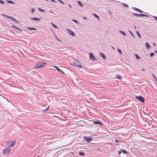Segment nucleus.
<instances>
[{
	"mask_svg": "<svg viewBox=\"0 0 157 157\" xmlns=\"http://www.w3.org/2000/svg\"><path fill=\"white\" fill-rule=\"evenodd\" d=\"M52 25L53 26V27L55 28H58V27H57L53 23H52Z\"/></svg>",
	"mask_w": 157,
	"mask_h": 157,
	"instance_id": "nucleus-30",
	"label": "nucleus"
},
{
	"mask_svg": "<svg viewBox=\"0 0 157 157\" xmlns=\"http://www.w3.org/2000/svg\"><path fill=\"white\" fill-rule=\"evenodd\" d=\"M11 19L13 20L14 21H16V22H17V21L15 19V18H14L13 17H12Z\"/></svg>",
	"mask_w": 157,
	"mask_h": 157,
	"instance_id": "nucleus-32",
	"label": "nucleus"
},
{
	"mask_svg": "<svg viewBox=\"0 0 157 157\" xmlns=\"http://www.w3.org/2000/svg\"><path fill=\"white\" fill-rule=\"evenodd\" d=\"M78 61L79 60H77L75 62H73L72 63V64H71H71L73 66H78L80 68H82L81 65L79 63Z\"/></svg>",
	"mask_w": 157,
	"mask_h": 157,
	"instance_id": "nucleus-2",
	"label": "nucleus"
},
{
	"mask_svg": "<svg viewBox=\"0 0 157 157\" xmlns=\"http://www.w3.org/2000/svg\"><path fill=\"white\" fill-rule=\"evenodd\" d=\"M78 3L79 6H81L82 7H83V5H82V4L80 1H78Z\"/></svg>",
	"mask_w": 157,
	"mask_h": 157,
	"instance_id": "nucleus-19",
	"label": "nucleus"
},
{
	"mask_svg": "<svg viewBox=\"0 0 157 157\" xmlns=\"http://www.w3.org/2000/svg\"><path fill=\"white\" fill-rule=\"evenodd\" d=\"M53 67H54L58 71H59L60 73H62V74H63L64 75L65 74L64 72L63 71H62V70H61L60 69H59L57 66H54Z\"/></svg>",
	"mask_w": 157,
	"mask_h": 157,
	"instance_id": "nucleus-9",
	"label": "nucleus"
},
{
	"mask_svg": "<svg viewBox=\"0 0 157 157\" xmlns=\"http://www.w3.org/2000/svg\"><path fill=\"white\" fill-rule=\"evenodd\" d=\"M90 59L93 61H94L97 59L91 52L90 53Z\"/></svg>",
	"mask_w": 157,
	"mask_h": 157,
	"instance_id": "nucleus-6",
	"label": "nucleus"
},
{
	"mask_svg": "<svg viewBox=\"0 0 157 157\" xmlns=\"http://www.w3.org/2000/svg\"><path fill=\"white\" fill-rule=\"evenodd\" d=\"M136 98H137L139 100L141 101L142 102H144V98L142 96H136Z\"/></svg>",
	"mask_w": 157,
	"mask_h": 157,
	"instance_id": "nucleus-7",
	"label": "nucleus"
},
{
	"mask_svg": "<svg viewBox=\"0 0 157 157\" xmlns=\"http://www.w3.org/2000/svg\"><path fill=\"white\" fill-rule=\"evenodd\" d=\"M153 17L155 18V19L157 21V17H156V16H153Z\"/></svg>",
	"mask_w": 157,
	"mask_h": 157,
	"instance_id": "nucleus-41",
	"label": "nucleus"
},
{
	"mask_svg": "<svg viewBox=\"0 0 157 157\" xmlns=\"http://www.w3.org/2000/svg\"><path fill=\"white\" fill-rule=\"evenodd\" d=\"M134 28L135 29H136V26H134Z\"/></svg>",
	"mask_w": 157,
	"mask_h": 157,
	"instance_id": "nucleus-53",
	"label": "nucleus"
},
{
	"mask_svg": "<svg viewBox=\"0 0 157 157\" xmlns=\"http://www.w3.org/2000/svg\"><path fill=\"white\" fill-rule=\"evenodd\" d=\"M156 80V81L157 82V79H156V80Z\"/></svg>",
	"mask_w": 157,
	"mask_h": 157,
	"instance_id": "nucleus-55",
	"label": "nucleus"
},
{
	"mask_svg": "<svg viewBox=\"0 0 157 157\" xmlns=\"http://www.w3.org/2000/svg\"><path fill=\"white\" fill-rule=\"evenodd\" d=\"M132 9L135 10H136V11H138L140 13H143V12L142 10H140L136 7H133L132 8Z\"/></svg>",
	"mask_w": 157,
	"mask_h": 157,
	"instance_id": "nucleus-10",
	"label": "nucleus"
},
{
	"mask_svg": "<svg viewBox=\"0 0 157 157\" xmlns=\"http://www.w3.org/2000/svg\"><path fill=\"white\" fill-rule=\"evenodd\" d=\"M122 5L123 6L125 7H128V6L125 3H122Z\"/></svg>",
	"mask_w": 157,
	"mask_h": 157,
	"instance_id": "nucleus-25",
	"label": "nucleus"
},
{
	"mask_svg": "<svg viewBox=\"0 0 157 157\" xmlns=\"http://www.w3.org/2000/svg\"><path fill=\"white\" fill-rule=\"evenodd\" d=\"M78 155H80L84 156L85 155V154L84 152H79Z\"/></svg>",
	"mask_w": 157,
	"mask_h": 157,
	"instance_id": "nucleus-20",
	"label": "nucleus"
},
{
	"mask_svg": "<svg viewBox=\"0 0 157 157\" xmlns=\"http://www.w3.org/2000/svg\"><path fill=\"white\" fill-rule=\"evenodd\" d=\"M6 2L8 3H9L13 4H14V3L13 1H11L7 0L6 1Z\"/></svg>",
	"mask_w": 157,
	"mask_h": 157,
	"instance_id": "nucleus-21",
	"label": "nucleus"
},
{
	"mask_svg": "<svg viewBox=\"0 0 157 157\" xmlns=\"http://www.w3.org/2000/svg\"><path fill=\"white\" fill-rule=\"evenodd\" d=\"M12 27L13 28H15L16 29L19 30H20L21 31H22V30L21 29H19L16 26H14V25H12Z\"/></svg>",
	"mask_w": 157,
	"mask_h": 157,
	"instance_id": "nucleus-18",
	"label": "nucleus"
},
{
	"mask_svg": "<svg viewBox=\"0 0 157 157\" xmlns=\"http://www.w3.org/2000/svg\"><path fill=\"white\" fill-rule=\"evenodd\" d=\"M38 10L40 11H41V12H45V10L43 9H41V8H38Z\"/></svg>",
	"mask_w": 157,
	"mask_h": 157,
	"instance_id": "nucleus-31",
	"label": "nucleus"
},
{
	"mask_svg": "<svg viewBox=\"0 0 157 157\" xmlns=\"http://www.w3.org/2000/svg\"><path fill=\"white\" fill-rule=\"evenodd\" d=\"M145 71V70H144V68L142 69V71Z\"/></svg>",
	"mask_w": 157,
	"mask_h": 157,
	"instance_id": "nucleus-51",
	"label": "nucleus"
},
{
	"mask_svg": "<svg viewBox=\"0 0 157 157\" xmlns=\"http://www.w3.org/2000/svg\"><path fill=\"white\" fill-rule=\"evenodd\" d=\"M155 55V53H151L150 54V56L151 57H152Z\"/></svg>",
	"mask_w": 157,
	"mask_h": 157,
	"instance_id": "nucleus-33",
	"label": "nucleus"
},
{
	"mask_svg": "<svg viewBox=\"0 0 157 157\" xmlns=\"http://www.w3.org/2000/svg\"><path fill=\"white\" fill-rule=\"evenodd\" d=\"M30 19L31 20H36L37 21H39L40 20V18L37 17H31L30 18Z\"/></svg>",
	"mask_w": 157,
	"mask_h": 157,
	"instance_id": "nucleus-12",
	"label": "nucleus"
},
{
	"mask_svg": "<svg viewBox=\"0 0 157 157\" xmlns=\"http://www.w3.org/2000/svg\"><path fill=\"white\" fill-rule=\"evenodd\" d=\"M132 14L135 16H136L137 17L141 16L148 17V16L143 14H138L136 13H133Z\"/></svg>",
	"mask_w": 157,
	"mask_h": 157,
	"instance_id": "nucleus-5",
	"label": "nucleus"
},
{
	"mask_svg": "<svg viewBox=\"0 0 157 157\" xmlns=\"http://www.w3.org/2000/svg\"><path fill=\"white\" fill-rule=\"evenodd\" d=\"M12 17H11V16H8V18L9 19H11Z\"/></svg>",
	"mask_w": 157,
	"mask_h": 157,
	"instance_id": "nucleus-43",
	"label": "nucleus"
},
{
	"mask_svg": "<svg viewBox=\"0 0 157 157\" xmlns=\"http://www.w3.org/2000/svg\"><path fill=\"white\" fill-rule=\"evenodd\" d=\"M84 139L85 141H86L87 142H90L92 140V138L86 136L84 137Z\"/></svg>",
	"mask_w": 157,
	"mask_h": 157,
	"instance_id": "nucleus-4",
	"label": "nucleus"
},
{
	"mask_svg": "<svg viewBox=\"0 0 157 157\" xmlns=\"http://www.w3.org/2000/svg\"><path fill=\"white\" fill-rule=\"evenodd\" d=\"M100 55L104 59H106V56L103 53L101 52L100 54Z\"/></svg>",
	"mask_w": 157,
	"mask_h": 157,
	"instance_id": "nucleus-11",
	"label": "nucleus"
},
{
	"mask_svg": "<svg viewBox=\"0 0 157 157\" xmlns=\"http://www.w3.org/2000/svg\"><path fill=\"white\" fill-rule=\"evenodd\" d=\"M49 106H48V107H47V108H46V109H45V110H44V111H47V110L48 109V108H49Z\"/></svg>",
	"mask_w": 157,
	"mask_h": 157,
	"instance_id": "nucleus-38",
	"label": "nucleus"
},
{
	"mask_svg": "<svg viewBox=\"0 0 157 157\" xmlns=\"http://www.w3.org/2000/svg\"><path fill=\"white\" fill-rule=\"evenodd\" d=\"M51 1L52 2H55V1L54 0H51Z\"/></svg>",
	"mask_w": 157,
	"mask_h": 157,
	"instance_id": "nucleus-48",
	"label": "nucleus"
},
{
	"mask_svg": "<svg viewBox=\"0 0 157 157\" xmlns=\"http://www.w3.org/2000/svg\"><path fill=\"white\" fill-rule=\"evenodd\" d=\"M72 21L76 23L79 24L78 22L75 19H73Z\"/></svg>",
	"mask_w": 157,
	"mask_h": 157,
	"instance_id": "nucleus-27",
	"label": "nucleus"
},
{
	"mask_svg": "<svg viewBox=\"0 0 157 157\" xmlns=\"http://www.w3.org/2000/svg\"><path fill=\"white\" fill-rule=\"evenodd\" d=\"M135 56L136 57V58L137 59H139L140 58V56H139L137 54H135Z\"/></svg>",
	"mask_w": 157,
	"mask_h": 157,
	"instance_id": "nucleus-24",
	"label": "nucleus"
},
{
	"mask_svg": "<svg viewBox=\"0 0 157 157\" xmlns=\"http://www.w3.org/2000/svg\"><path fill=\"white\" fill-rule=\"evenodd\" d=\"M128 31L129 32L131 33V35H132V36L133 37H134V38H135V36L131 32V31L130 30H128Z\"/></svg>",
	"mask_w": 157,
	"mask_h": 157,
	"instance_id": "nucleus-29",
	"label": "nucleus"
},
{
	"mask_svg": "<svg viewBox=\"0 0 157 157\" xmlns=\"http://www.w3.org/2000/svg\"><path fill=\"white\" fill-rule=\"evenodd\" d=\"M112 48L113 49H115L114 48L113 46H112Z\"/></svg>",
	"mask_w": 157,
	"mask_h": 157,
	"instance_id": "nucleus-50",
	"label": "nucleus"
},
{
	"mask_svg": "<svg viewBox=\"0 0 157 157\" xmlns=\"http://www.w3.org/2000/svg\"><path fill=\"white\" fill-rule=\"evenodd\" d=\"M27 29L28 30H36V29L35 28H32V27H29L27 28Z\"/></svg>",
	"mask_w": 157,
	"mask_h": 157,
	"instance_id": "nucleus-15",
	"label": "nucleus"
},
{
	"mask_svg": "<svg viewBox=\"0 0 157 157\" xmlns=\"http://www.w3.org/2000/svg\"><path fill=\"white\" fill-rule=\"evenodd\" d=\"M153 44L154 46H155V43H153Z\"/></svg>",
	"mask_w": 157,
	"mask_h": 157,
	"instance_id": "nucleus-52",
	"label": "nucleus"
},
{
	"mask_svg": "<svg viewBox=\"0 0 157 157\" xmlns=\"http://www.w3.org/2000/svg\"><path fill=\"white\" fill-rule=\"evenodd\" d=\"M46 63L44 62H40L36 65L34 67V68H37L44 67Z\"/></svg>",
	"mask_w": 157,
	"mask_h": 157,
	"instance_id": "nucleus-1",
	"label": "nucleus"
},
{
	"mask_svg": "<svg viewBox=\"0 0 157 157\" xmlns=\"http://www.w3.org/2000/svg\"><path fill=\"white\" fill-rule=\"evenodd\" d=\"M145 45L146 46V47L147 48V49L150 48V46L149 44L147 42H146L145 44Z\"/></svg>",
	"mask_w": 157,
	"mask_h": 157,
	"instance_id": "nucleus-17",
	"label": "nucleus"
},
{
	"mask_svg": "<svg viewBox=\"0 0 157 157\" xmlns=\"http://www.w3.org/2000/svg\"><path fill=\"white\" fill-rule=\"evenodd\" d=\"M117 51L121 54H122L121 50L120 49H118Z\"/></svg>",
	"mask_w": 157,
	"mask_h": 157,
	"instance_id": "nucleus-36",
	"label": "nucleus"
},
{
	"mask_svg": "<svg viewBox=\"0 0 157 157\" xmlns=\"http://www.w3.org/2000/svg\"><path fill=\"white\" fill-rule=\"evenodd\" d=\"M16 141H14L11 144H10V146L11 147H13V146L14 145V144H15L16 142Z\"/></svg>",
	"mask_w": 157,
	"mask_h": 157,
	"instance_id": "nucleus-16",
	"label": "nucleus"
},
{
	"mask_svg": "<svg viewBox=\"0 0 157 157\" xmlns=\"http://www.w3.org/2000/svg\"><path fill=\"white\" fill-rule=\"evenodd\" d=\"M68 6H69V7H70V8H71V6L69 4V5H68Z\"/></svg>",
	"mask_w": 157,
	"mask_h": 157,
	"instance_id": "nucleus-47",
	"label": "nucleus"
},
{
	"mask_svg": "<svg viewBox=\"0 0 157 157\" xmlns=\"http://www.w3.org/2000/svg\"><path fill=\"white\" fill-rule=\"evenodd\" d=\"M83 18L84 19H85V20H86V19H87V18H86V17H83Z\"/></svg>",
	"mask_w": 157,
	"mask_h": 157,
	"instance_id": "nucleus-45",
	"label": "nucleus"
},
{
	"mask_svg": "<svg viewBox=\"0 0 157 157\" xmlns=\"http://www.w3.org/2000/svg\"><path fill=\"white\" fill-rule=\"evenodd\" d=\"M8 16L7 15H6L5 16V17H6V18H8Z\"/></svg>",
	"mask_w": 157,
	"mask_h": 157,
	"instance_id": "nucleus-46",
	"label": "nucleus"
},
{
	"mask_svg": "<svg viewBox=\"0 0 157 157\" xmlns=\"http://www.w3.org/2000/svg\"><path fill=\"white\" fill-rule=\"evenodd\" d=\"M51 12L52 13H53L54 12L52 11H51Z\"/></svg>",
	"mask_w": 157,
	"mask_h": 157,
	"instance_id": "nucleus-54",
	"label": "nucleus"
},
{
	"mask_svg": "<svg viewBox=\"0 0 157 157\" xmlns=\"http://www.w3.org/2000/svg\"><path fill=\"white\" fill-rule=\"evenodd\" d=\"M58 0V1H59V2H61V3H62V4H64V2H63V1H61V0Z\"/></svg>",
	"mask_w": 157,
	"mask_h": 157,
	"instance_id": "nucleus-37",
	"label": "nucleus"
},
{
	"mask_svg": "<svg viewBox=\"0 0 157 157\" xmlns=\"http://www.w3.org/2000/svg\"><path fill=\"white\" fill-rule=\"evenodd\" d=\"M35 12V9H32L31 10V12L32 13H33L34 12Z\"/></svg>",
	"mask_w": 157,
	"mask_h": 157,
	"instance_id": "nucleus-34",
	"label": "nucleus"
},
{
	"mask_svg": "<svg viewBox=\"0 0 157 157\" xmlns=\"http://www.w3.org/2000/svg\"><path fill=\"white\" fill-rule=\"evenodd\" d=\"M121 141L120 140H117L116 139H115V142H116V143H118L119 142H120Z\"/></svg>",
	"mask_w": 157,
	"mask_h": 157,
	"instance_id": "nucleus-39",
	"label": "nucleus"
},
{
	"mask_svg": "<svg viewBox=\"0 0 157 157\" xmlns=\"http://www.w3.org/2000/svg\"><path fill=\"white\" fill-rule=\"evenodd\" d=\"M121 152H123L124 154H127V151L125 150H124L123 149H122L121 150Z\"/></svg>",
	"mask_w": 157,
	"mask_h": 157,
	"instance_id": "nucleus-22",
	"label": "nucleus"
},
{
	"mask_svg": "<svg viewBox=\"0 0 157 157\" xmlns=\"http://www.w3.org/2000/svg\"><path fill=\"white\" fill-rule=\"evenodd\" d=\"M119 32L122 33L123 35H124V36H125L126 35V33L124 31H121V30H120L119 31Z\"/></svg>",
	"mask_w": 157,
	"mask_h": 157,
	"instance_id": "nucleus-23",
	"label": "nucleus"
},
{
	"mask_svg": "<svg viewBox=\"0 0 157 157\" xmlns=\"http://www.w3.org/2000/svg\"><path fill=\"white\" fill-rule=\"evenodd\" d=\"M152 76L155 78V80H156V78L155 76V75L153 74H152Z\"/></svg>",
	"mask_w": 157,
	"mask_h": 157,
	"instance_id": "nucleus-44",
	"label": "nucleus"
},
{
	"mask_svg": "<svg viewBox=\"0 0 157 157\" xmlns=\"http://www.w3.org/2000/svg\"><path fill=\"white\" fill-rule=\"evenodd\" d=\"M121 151H119L118 152V155H120L121 153Z\"/></svg>",
	"mask_w": 157,
	"mask_h": 157,
	"instance_id": "nucleus-40",
	"label": "nucleus"
},
{
	"mask_svg": "<svg viewBox=\"0 0 157 157\" xmlns=\"http://www.w3.org/2000/svg\"><path fill=\"white\" fill-rule=\"evenodd\" d=\"M136 33L137 34V35H138V36H139V37H140V38H141V36L140 34L139 33V32L138 31H137L136 32Z\"/></svg>",
	"mask_w": 157,
	"mask_h": 157,
	"instance_id": "nucleus-28",
	"label": "nucleus"
},
{
	"mask_svg": "<svg viewBox=\"0 0 157 157\" xmlns=\"http://www.w3.org/2000/svg\"><path fill=\"white\" fill-rule=\"evenodd\" d=\"M93 15L94 16L97 18L98 19H99V16L97 15L96 14L94 13L93 14Z\"/></svg>",
	"mask_w": 157,
	"mask_h": 157,
	"instance_id": "nucleus-26",
	"label": "nucleus"
},
{
	"mask_svg": "<svg viewBox=\"0 0 157 157\" xmlns=\"http://www.w3.org/2000/svg\"><path fill=\"white\" fill-rule=\"evenodd\" d=\"M56 39H57L58 40V41H61L60 40H59V38H58L57 37H56Z\"/></svg>",
	"mask_w": 157,
	"mask_h": 157,
	"instance_id": "nucleus-42",
	"label": "nucleus"
},
{
	"mask_svg": "<svg viewBox=\"0 0 157 157\" xmlns=\"http://www.w3.org/2000/svg\"><path fill=\"white\" fill-rule=\"evenodd\" d=\"M67 30L68 31V33L71 36H75V33L73 32L72 31L71 29H67Z\"/></svg>",
	"mask_w": 157,
	"mask_h": 157,
	"instance_id": "nucleus-8",
	"label": "nucleus"
},
{
	"mask_svg": "<svg viewBox=\"0 0 157 157\" xmlns=\"http://www.w3.org/2000/svg\"><path fill=\"white\" fill-rule=\"evenodd\" d=\"M116 78L119 79H122V77L119 75L117 74L116 76Z\"/></svg>",
	"mask_w": 157,
	"mask_h": 157,
	"instance_id": "nucleus-14",
	"label": "nucleus"
},
{
	"mask_svg": "<svg viewBox=\"0 0 157 157\" xmlns=\"http://www.w3.org/2000/svg\"><path fill=\"white\" fill-rule=\"evenodd\" d=\"M94 123L96 124H102L100 122L97 121L94 122Z\"/></svg>",
	"mask_w": 157,
	"mask_h": 157,
	"instance_id": "nucleus-13",
	"label": "nucleus"
},
{
	"mask_svg": "<svg viewBox=\"0 0 157 157\" xmlns=\"http://www.w3.org/2000/svg\"><path fill=\"white\" fill-rule=\"evenodd\" d=\"M2 16H4L5 17V16L6 15H5V14H2Z\"/></svg>",
	"mask_w": 157,
	"mask_h": 157,
	"instance_id": "nucleus-49",
	"label": "nucleus"
},
{
	"mask_svg": "<svg viewBox=\"0 0 157 157\" xmlns=\"http://www.w3.org/2000/svg\"><path fill=\"white\" fill-rule=\"evenodd\" d=\"M0 3L2 4H4L5 3V2L4 1H2V0H0Z\"/></svg>",
	"mask_w": 157,
	"mask_h": 157,
	"instance_id": "nucleus-35",
	"label": "nucleus"
},
{
	"mask_svg": "<svg viewBox=\"0 0 157 157\" xmlns=\"http://www.w3.org/2000/svg\"><path fill=\"white\" fill-rule=\"evenodd\" d=\"M10 151V149L9 147H7L3 151V153L4 154H8Z\"/></svg>",
	"mask_w": 157,
	"mask_h": 157,
	"instance_id": "nucleus-3",
	"label": "nucleus"
}]
</instances>
